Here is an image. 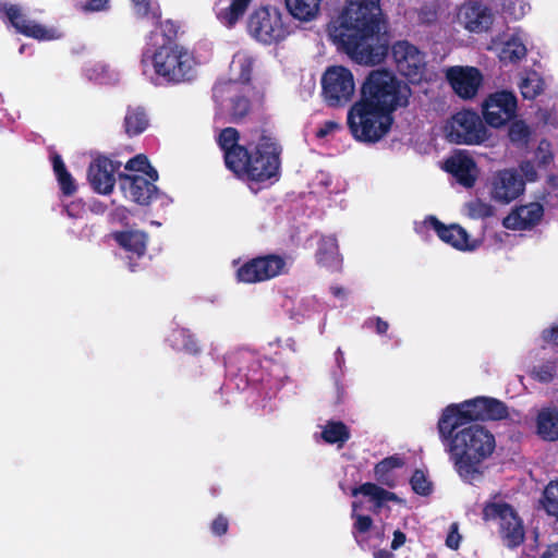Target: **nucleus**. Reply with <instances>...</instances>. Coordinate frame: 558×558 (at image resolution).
Segmentation results:
<instances>
[{"label":"nucleus","instance_id":"nucleus-34","mask_svg":"<svg viewBox=\"0 0 558 558\" xmlns=\"http://www.w3.org/2000/svg\"><path fill=\"white\" fill-rule=\"evenodd\" d=\"M350 437L349 427L341 421H327L322 432V438L325 442L330 445L338 444L340 447L345 444Z\"/></svg>","mask_w":558,"mask_h":558},{"label":"nucleus","instance_id":"nucleus-17","mask_svg":"<svg viewBox=\"0 0 558 558\" xmlns=\"http://www.w3.org/2000/svg\"><path fill=\"white\" fill-rule=\"evenodd\" d=\"M120 167V161H113L106 156L93 159L87 170V180L92 189L99 194H110L116 185L114 174Z\"/></svg>","mask_w":558,"mask_h":558},{"label":"nucleus","instance_id":"nucleus-33","mask_svg":"<svg viewBox=\"0 0 558 558\" xmlns=\"http://www.w3.org/2000/svg\"><path fill=\"white\" fill-rule=\"evenodd\" d=\"M363 495L369 497L378 507L383 506L386 501H399V497L389 490L378 486L375 483H364L352 489V496Z\"/></svg>","mask_w":558,"mask_h":558},{"label":"nucleus","instance_id":"nucleus-24","mask_svg":"<svg viewBox=\"0 0 558 558\" xmlns=\"http://www.w3.org/2000/svg\"><path fill=\"white\" fill-rule=\"evenodd\" d=\"M234 84L231 82L218 83L213 88V96L218 100H222L226 95H230V120L233 123L242 121L251 110V101L241 95H232Z\"/></svg>","mask_w":558,"mask_h":558},{"label":"nucleus","instance_id":"nucleus-39","mask_svg":"<svg viewBox=\"0 0 558 558\" xmlns=\"http://www.w3.org/2000/svg\"><path fill=\"white\" fill-rule=\"evenodd\" d=\"M135 14L142 19H150L159 21L161 17V10L158 3L151 0H132Z\"/></svg>","mask_w":558,"mask_h":558},{"label":"nucleus","instance_id":"nucleus-13","mask_svg":"<svg viewBox=\"0 0 558 558\" xmlns=\"http://www.w3.org/2000/svg\"><path fill=\"white\" fill-rule=\"evenodd\" d=\"M484 397H476L461 403L447 405L437 422L438 433L450 434L464 425H473V422L483 421Z\"/></svg>","mask_w":558,"mask_h":558},{"label":"nucleus","instance_id":"nucleus-62","mask_svg":"<svg viewBox=\"0 0 558 558\" xmlns=\"http://www.w3.org/2000/svg\"><path fill=\"white\" fill-rule=\"evenodd\" d=\"M239 372L240 373H243L244 376L248 377V372L245 371V368L243 366H240L239 367Z\"/></svg>","mask_w":558,"mask_h":558},{"label":"nucleus","instance_id":"nucleus-16","mask_svg":"<svg viewBox=\"0 0 558 558\" xmlns=\"http://www.w3.org/2000/svg\"><path fill=\"white\" fill-rule=\"evenodd\" d=\"M490 195L500 204H509L517 199L525 189V182L514 169L499 170L492 177Z\"/></svg>","mask_w":558,"mask_h":558},{"label":"nucleus","instance_id":"nucleus-21","mask_svg":"<svg viewBox=\"0 0 558 558\" xmlns=\"http://www.w3.org/2000/svg\"><path fill=\"white\" fill-rule=\"evenodd\" d=\"M544 217V207L538 202L515 206L502 223L505 228L514 231L531 230L536 227Z\"/></svg>","mask_w":558,"mask_h":558},{"label":"nucleus","instance_id":"nucleus-58","mask_svg":"<svg viewBox=\"0 0 558 558\" xmlns=\"http://www.w3.org/2000/svg\"><path fill=\"white\" fill-rule=\"evenodd\" d=\"M235 360L238 362H252V364L256 367L259 366V362L251 354L248 353H239L236 356H235Z\"/></svg>","mask_w":558,"mask_h":558},{"label":"nucleus","instance_id":"nucleus-40","mask_svg":"<svg viewBox=\"0 0 558 558\" xmlns=\"http://www.w3.org/2000/svg\"><path fill=\"white\" fill-rule=\"evenodd\" d=\"M531 136L529 125L523 120H514L508 128V137L512 144L525 145Z\"/></svg>","mask_w":558,"mask_h":558},{"label":"nucleus","instance_id":"nucleus-56","mask_svg":"<svg viewBox=\"0 0 558 558\" xmlns=\"http://www.w3.org/2000/svg\"><path fill=\"white\" fill-rule=\"evenodd\" d=\"M130 210L123 206L117 207L113 216L120 221L124 222L126 225V221L129 219Z\"/></svg>","mask_w":558,"mask_h":558},{"label":"nucleus","instance_id":"nucleus-63","mask_svg":"<svg viewBox=\"0 0 558 558\" xmlns=\"http://www.w3.org/2000/svg\"><path fill=\"white\" fill-rule=\"evenodd\" d=\"M68 215L74 217V215L70 211V206L66 207Z\"/></svg>","mask_w":558,"mask_h":558},{"label":"nucleus","instance_id":"nucleus-27","mask_svg":"<svg viewBox=\"0 0 558 558\" xmlns=\"http://www.w3.org/2000/svg\"><path fill=\"white\" fill-rule=\"evenodd\" d=\"M536 434L546 441L558 440V408L547 407L536 415Z\"/></svg>","mask_w":558,"mask_h":558},{"label":"nucleus","instance_id":"nucleus-37","mask_svg":"<svg viewBox=\"0 0 558 558\" xmlns=\"http://www.w3.org/2000/svg\"><path fill=\"white\" fill-rule=\"evenodd\" d=\"M541 502L546 513L558 521V480L546 485Z\"/></svg>","mask_w":558,"mask_h":558},{"label":"nucleus","instance_id":"nucleus-31","mask_svg":"<svg viewBox=\"0 0 558 558\" xmlns=\"http://www.w3.org/2000/svg\"><path fill=\"white\" fill-rule=\"evenodd\" d=\"M50 159L62 194L64 196H72L76 193L77 185L72 174L68 171L61 155L54 151L51 154Z\"/></svg>","mask_w":558,"mask_h":558},{"label":"nucleus","instance_id":"nucleus-19","mask_svg":"<svg viewBox=\"0 0 558 558\" xmlns=\"http://www.w3.org/2000/svg\"><path fill=\"white\" fill-rule=\"evenodd\" d=\"M446 77L454 93L463 99L474 98L483 83L482 72L474 66H452L448 69Z\"/></svg>","mask_w":558,"mask_h":558},{"label":"nucleus","instance_id":"nucleus-25","mask_svg":"<svg viewBox=\"0 0 558 558\" xmlns=\"http://www.w3.org/2000/svg\"><path fill=\"white\" fill-rule=\"evenodd\" d=\"M316 262L319 266L329 271H340L342 267V256L339 253L337 238L333 235H323L317 242Z\"/></svg>","mask_w":558,"mask_h":558},{"label":"nucleus","instance_id":"nucleus-9","mask_svg":"<svg viewBox=\"0 0 558 558\" xmlns=\"http://www.w3.org/2000/svg\"><path fill=\"white\" fill-rule=\"evenodd\" d=\"M383 24L384 21L380 19V32H387L390 35L387 29H383ZM390 39L391 36H389ZM389 50H391L396 69L400 75L404 76L412 84L421 83L426 72L425 53L408 40H398L392 45L389 44Z\"/></svg>","mask_w":558,"mask_h":558},{"label":"nucleus","instance_id":"nucleus-48","mask_svg":"<svg viewBox=\"0 0 558 558\" xmlns=\"http://www.w3.org/2000/svg\"><path fill=\"white\" fill-rule=\"evenodd\" d=\"M148 167H149V160L143 154H138V155L134 156L125 165L126 170L137 171V172H143V173L146 171V169Z\"/></svg>","mask_w":558,"mask_h":558},{"label":"nucleus","instance_id":"nucleus-44","mask_svg":"<svg viewBox=\"0 0 558 558\" xmlns=\"http://www.w3.org/2000/svg\"><path fill=\"white\" fill-rule=\"evenodd\" d=\"M469 216L473 219H485L494 215L492 205L476 198L466 204Z\"/></svg>","mask_w":558,"mask_h":558},{"label":"nucleus","instance_id":"nucleus-12","mask_svg":"<svg viewBox=\"0 0 558 558\" xmlns=\"http://www.w3.org/2000/svg\"><path fill=\"white\" fill-rule=\"evenodd\" d=\"M0 13L4 23L25 37L38 41H51L61 37V33L56 27L43 25L31 19L17 4L4 3L0 7Z\"/></svg>","mask_w":558,"mask_h":558},{"label":"nucleus","instance_id":"nucleus-32","mask_svg":"<svg viewBox=\"0 0 558 558\" xmlns=\"http://www.w3.org/2000/svg\"><path fill=\"white\" fill-rule=\"evenodd\" d=\"M252 0H230V4L217 13L218 21L228 28H233L244 16Z\"/></svg>","mask_w":558,"mask_h":558},{"label":"nucleus","instance_id":"nucleus-50","mask_svg":"<svg viewBox=\"0 0 558 558\" xmlns=\"http://www.w3.org/2000/svg\"><path fill=\"white\" fill-rule=\"evenodd\" d=\"M229 530V520L223 514H218L210 524V531L216 536L227 534Z\"/></svg>","mask_w":558,"mask_h":558},{"label":"nucleus","instance_id":"nucleus-11","mask_svg":"<svg viewBox=\"0 0 558 558\" xmlns=\"http://www.w3.org/2000/svg\"><path fill=\"white\" fill-rule=\"evenodd\" d=\"M450 143L478 145L488 138V131L480 116L471 110H462L452 116L447 125Z\"/></svg>","mask_w":558,"mask_h":558},{"label":"nucleus","instance_id":"nucleus-20","mask_svg":"<svg viewBox=\"0 0 558 558\" xmlns=\"http://www.w3.org/2000/svg\"><path fill=\"white\" fill-rule=\"evenodd\" d=\"M458 19L466 31L475 34L487 32L494 23L492 9L476 0L462 4Z\"/></svg>","mask_w":558,"mask_h":558},{"label":"nucleus","instance_id":"nucleus-22","mask_svg":"<svg viewBox=\"0 0 558 558\" xmlns=\"http://www.w3.org/2000/svg\"><path fill=\"white\" fill-rule=\"evenodd\" d=\"M445 170L462 186L473 187L477 179V166L466 150H457L445 161Z\"/></svg>","mask_w":558,"mask_h":558},{"label":"nucleus","instance_id":"nucleus-18","mask_svg":"<svg viewBox=\"0 0 558 558\" xmlns=\"http://www.w3.org/2000/svg\"><path fill=\"white\" fill-rule=\"evenodd\" d=\"M120 187L126 198L141 206H148L158 198V187L146 177L140 174L118 173Z\"/></svg>","mask_w":558,"mask_h":558},{"label":"nucleus","instance_id":"nucleus-64","mask_svg":"<svg viewBox=\"0 0 558 558\" xmlns=\"http://www.w3.org/2000/svg\"><path fill=\"white\" fill-rule=\"evenodd\" d=\"M130 268H131V271H134L135 268H134V265L130 263Z\"/></svg>","mask_w":558,"mask_h":558},{"label":"nucleus","instance_id":"nucleus-42","mask_svg":"<svg viewBox=\"0 0 558 558\" xmlns=\"http://www.w3.org/2000/svg\"><path fill=\"white\" fill-rule=\"evenodd\" d=\"M410 484L414 493L421 496H428L433 488L432 483L422 470L416 469L410 480Z\"/></svg>","mask_w":558,"mask_h":558},{"label":"nucleus","instance_id":"nucleus-55","mask_svg":"<svg viewBox=\"0 0 558 558\" xmlns=\"http://www.w3.org/2000/svg\"><path fill=\"white\" fill-rule=\"evenodd\" d=\"M405 534L400 530L393 532V538L391 542V549L396 550L405 543Z\"/></svg>","mask_w":558,"mask_h":558},{"label":"nucleus","instance_id":"nucleus-41","mask_svg":"<svg viewBox=\"0 0 558 558\" xmlns=\"http://www.w3.org/2000/svg\"><path fill=\"white\" fill-rule=\"evenodd\" d=\"M175 340H180L184 352L197 355L201 353V347L196 338L187 329H179L174 333Z\"/></svg>","mask_w":558,"mask_h":558},{"label":"nucleus","instance_id":"nucleus-2","mask_svg":"<svg viewBox=\"0 0 558 558\" xmlns=\"http://www.w3.org/2000/svg\"><path fill=\"white\" fill-rule=\"evenodd\" d=\"M239 141L240 133L234 128L221 130L217 138L225 165L235 178L254 183L278 179L282 146L272 134L263 130L256 143L242 145Z\"/></svg>","mask_w":558,"mask_h":558},{"label":"nucleus","instance_id":"nucleus-57","mask_svg":"<svg viewBox=\"0 0 558 558\" xmlns=\"http://www.w3.org/2000/svg\"><path fill=\"white\" fill-rule=\"evenodd\" d=\"M541 558H558V542L549 545Z\"/></svg>","mask_w":558,"mask_h":558},{"label":"nucleus","instance_id":"nucleus-28","mask_svg":"<svg viewBox=\"0 0 558 558\" xmlns=\"http://www.w3.org/2000/svg\"><path fill=\"white\" fill-rule=\"evenodd\" d=\"M404 465V461L398 454L389 456L374 466V476L375 480L384 486L389 488H393L397 484L396 476L393 471L396 469L402 468Z\"/></svg>","mask_w":558,"mask_h":558},{"label":"nucleus","instance_id":"nucleus-3","mask_svg":"<svg viewBox=\"0 0 558 558\" xmlns=\"http://www.w3.org/2000/svg\"><path fill=\"white\" fill-rule=\"evenodd\" d=\"M439 434L456 472L465 483L473 484L484 475V462L494 453L496 440L486 427L473 424Z\"/></svg>","mask_w":558,"mask_h":558},{"label":"nucleus","instance_id":"nucleus-4","mask_svg":"<svg viewBox=\"0 0 558 558\" xmlns=\"http://www.w3.org/2000/svg\"><path fill=\"white\" fill-rule=\"evenodd\" d=\"M409 93V87L392 72L386 69L373 70L361 87V97L357 101H365L392 114L397 108L408 105Z\"/></svg>","mask_w":558,"mask_h":558},{"label":"nucleus","instance_id":"nucleus-59","mask_svg":"<svg viewBox=\"0 0 558 558\" xmlns=\"http://www.w3.org/2000/svg\"><path fill=\"white\" fill-rule=\"evenodd\" d=\"M144 173L147 175L146 179L150 180L154 184L159 178L157 170L153 168L150 165Z\"/></svg>","mask_w":558,"mask_h":558},{"label":"nucleus","instance_id":"nucleus-61","mask_svg":"<svg viewBox=\"0 0 558 558\" xmlns=\"http://www.w3.org/2000/svg\"><path fill=\"white\" fill-rule=\"evenodd\" d=\"M374 557L375 558H392L393 555L386 549H380L374 554Z\"/></svg>","mask_w":558,"mask_h":558},{"label":"nucleus","instance_id":"nucleus-52","mask_svg":"<svg viewBox=\"0 0 558 558\" xmlns=\"http://www.w3.org/2000/svg\"><path fill=\"white\" fill-rule=\"evenodd\" d=\"M341 125L333 120L325 121L319 129H317L315 135L317 138H325L327 135L339 130Z\"/></svg>","mask_w":558,"mask_h":558},{"label":"nucleus","instance_id":"nucleus-45","mask_svg":"<svg viewBox=\"0 0 558 558\" xmlns=\"http://www.w3.org/2000/svg\"><path fill=\"white\" fill-rule=\"evenodd\" d=\"M159 20H161V17ZM154 23L156 26H159V28L161 29V34L163 37V43L161 45H177L174 43V40L178 35L179 26L173 21H171V20H166L165 22L154 21Z\"/></svg>","mask_w":558,"mask_h":558},{"label":"nucleus","instance_id":"nucleus-60","mask_svg":"<svg viewBox=\"0 0 558 558\" xmlns=\"http://www.w3.org/2000/svg\"><path fill=\"white\" fill-rule=\"evenodd\" d=\"M331 293L336 298H344L345 296V291L342 287H331Z\"/></svg>","mask_w":558,"mask_h":558},{"label":"nucleus","instance_id":"nucleus-26","mask_svg":"<svg viewBox=\"0 0 558 558\" xmlns=\"http://www.w3.org/2000/svg\"><path fill=\"white\" fill-rule=\"evenodd\" d=\"M114 241L126 252L135 255L137 258L146 254L148 235L144 231L128 230L113 233Z\"/></svg>","mask_w":558,"mask_h":558},{"label":"nucleus","instance_id":"nucleus-51","mask_svg":"<svg viewBox=\"0 0 558 558\" xmlns=\"http://www.w3.org/2000/svg\"><path fill=\"white\" fill-rule=\"evenodd\" d=\"M373 525V519L369 515L364 514H356L355 515V522H354V529L361 533H367Z\"/></svg>","mask_w":558,"mask_h":558},{"label":"nucleus","instance_id":"nucleus-54","mask_svg":"<svg viewBox=\"0 0 558 558\" xmlns=\"http://www.w3.org/2000/svg\"><path fill=\"white\" fill-rule=\"evenodd\" d=\"M543 339L558 345V324L543 331Z\"/></svg>","mask_w":558,"mask_h":558},{"label":"nucleus","instance_id":"nucleus-47","mask_svg":"<svg viewBox=\"0 0 558 558\" xmlns=\"http://www.w3.org/2000/svg\"><path fill=\"white\" fill-rule=\"evenodd\" d=\"M80 9L85 13L108 11L110 0H81Z\"/></svg>","mask_w":558,"mask_h":558},{"label":"nucleus","instance_id":"nucleus-10","mask_svg":"<svg viewBox=\"0 0 558 558\" xmlns=\"http://www.w3.org/2000/svg\"><path fill=\"white\" fill-rule=\"evenodd\" d=\"M322 96L329 107H342L351 101L355 83L352 72L343 65L328 66L322 75Z\"/></svg>","mask_w":558,"mask_h":558},{"label":"nucleus","instance_id":"nucleus-6","mask_svg":"<svg viewBox=\"0 0 558 558\" xmlns=\"http://www.w3.org/2000/svg\"><path fill=\"white\" fill-rule=\"evenodd\" d=\"M348 126L352 136L363 143H377L391 129V113L375 108L365 101H356L348 112Z\"/></svg>","mask_w":558,"mask_h":558},{"label":"nucleus","instance_id":"nucleus-1","mask_svg":"<svg viewBox=\"0 0 558 558\" xmlns=\"http://www.w3.org/2000/svg\"><path fill=\"white\" fill-rule=\"evenodd\" d=\"M380 0H348L327 32L338 50L364 65L381 63L388 56L389 35L380 32Z\"/></svg>","mask_w":558,"mask_h":558},{"label":"nucleus","instance_id":"nucleus-15","mask_svg":"<svg viewBox=\"0 0 558 558\" xmlns=\"http://www.w3.org/2000/svg\"><path fill=\"white\" fill-rule=\"evenodd\" d=\"M518 100L509 90H497L489 94L482 104L485 122L492 128L504 126L515 117Z\"/></svg>","mask_w":558,"mask_h":558},{"label":"nucleus","instance_id":"nucleus-29","mask_svg":"<svg viewBox=\"0 0 558 558\" xmlns=\"http://www.w3.org/2000/svg\"><path fill=\"white\" fill-rule=\"evenodd\" d=\"M149 125V119L144 107L129 106L123 120L124 132L129 137L142 134Z\"/></svg>","mask_w":558,"mask_h":558},{"label":"nucleus","instance_id":"nucleus-30","mask_svg":"<svg viewBox=\"0 0 558 558\" xmlns=\"http://www.w3.org/2000/svg\"><path fill=\"white\" fill-rule=\"evenodd\" d=\"M288 12L296 20L310 22L320 10L322 0H284Z\"/></svg>","mask_w":558,"mask_h":558},{"label":"nucleus","instance_id":"nucleus-36","mask_svg":"<svg viewBox=\"0 0 558 558\" xmlns=\"http://www.w3.org/2000/svg\"><path fill=\"white\" fill-rule=\"evenodd\" d=\"M545 82L535 71L531 72L519 84L521 95L524 99L534 100L544 92Z\"/></svg>","mask_w":558,"mask_h":558},{"label":"nucleus","instance_id":"nucleus-23","mask_svg":"<svg viewBox=\"0 0 558 558\" xmlns=\"http://www.w3.org/2000/svg\"><path fill=\"white\" fill-rule=\"evenodd\" d=\"M424 223L427 228L433 229L442 242L451 245L452 247L461 251L473 248V246L469 245V235L465 229L459 225L452 223L446 226L435 216L427 217Z\"/></svg>","mask_w":558,"mask_h":558},{"label":"nucleus","instance_id":"nucleus-46","mask_svg":"<svg viewBox=\"0 0 558 558\" xmlns=\"http://www.w3.org/2000/svg\"><path fill=\"white\" fill-rule=\"evenodd\" d=\"M239 64V80L248 84L252 80V74L255 65V59L252 56L244 54L238 59Z\"/></svg>","mask_w":558,"mask_h":558},{"label":"nucleus","instance_id":"nucleus-53","mask_svg":"<svg viewBox=\"0 0 558 558\" xmlns=\"http://www.w3.org/2000/svg\"><path fill=\"white\" fill-rule=\"evenodd\" d=\"M371 324L375 325V329H376V332L378 335H386L387 333L388 328H389V324L386 320H384L383 318L375 317V318L368 319L365 323L366 326H369Z\"/></svg>","mask_w":558,"mask_h":558},{"label":"nucleus","instance_id":"nucleus-43","mask_svg":"<svg viewBox=\"0 0 558 558\" xmlns=\"http://www.w3.org/2000/svg\"><path fill=\"white\" fill-rule=\"evenodd\" d=\"M557 372V365L556 362L548 361L546 363H543L541 365L534 366L532 369V377L536 379L539 383H550Z\"/></svg>","mask_w":558,"mask_h":558},{"label":"nucleus","instance_id":"nucleus-14","mask_svg":"<svg viewBox=\"0 0 558 558\" xmlns=\"http://www.w3.org/2000/svg\"><path fill=\"white\" fill-rule=\"evenodd\" d=\"M286 259L277 254L254 257L236 270V279L244 283H257L278 277L284 271Z\"/></svg>","mask_w":558,"mask_h":558},{"label":"nucleus","instance_id":"nucleus-7","mask_svg":"<svg viewBox=\"0 0 558 558\" xmlns=\"http://www.w3.org/2000/svg\"><path fill=\"white\" fill-rule=\"evenodd\" d=\"M484 521H498V533L502 544L510 548L519 547L525 539L522 519L514 508L506 501H488L482 511Z\"/></svg>","mask_w":558,"mask_h":558},{"label":"nucleus","instance_id":"nucleus-5","mask_svg":"<svg viewBox=\"0 0 558 558\" xmlns=\"http://www.w3.org/2000/svg\"><path fill=\"white\" fill-rule=\"evenodd\" d=\"M151 62L155 73L168 84L191 82L197 75L194 56L179 45H160Z\"/></svg>","mask_w":558,"mask_h":558},{"label":"nucleus","instance_id":"nucleus-49","mask_svg":"<svg viewBox=\"0 0 558 558\" xmlns=\"http://www.w3.org/2000/svg\"><path fill=\"white\" fill-rule=\"evenodd\" d=\"M462 536L459 533V524L453 522L449 526V531L446 537V546L450 549L457 550L460 547Z\"/></svg>","mask_w":558,"mask_h":558},{"label":"nucleus","instance_id":"nucleus-35","mask_svg":"<svg viewBox=\"0 0 558 558\" xmlns=\"http://www.w3.org/2000/svg\"><path fill=\"white\" fill-rule=\"evenodd\" d=\"M526 52L527 50L522 39L517 35H512L504 43V46L500 50V59L502 61L517 63L525 58Z\"/></svg>","mask_w":558,"mask_h":558},{"label":"nucleus","instance_id":"nucleus-38","mask_svg":"<svg viewBox=\"0 0 558 558\" xmlns=\"http://www.w3.org/2000/svg\"><path fill=\"white\" fill-rule=\"evenodd\" d=\"M484 414L483 421H500L508 417L507 405L495 398L484 397Z\"/></svg>","mask_w":558,"mask_h":558},{"label":"nucleus","instance_id":"nucleus-8","mask_svg":"<svg viewBox=\"0 0 558 558\" xmlns=\"http://www.w3.org/2000/svg\"><path fill=\"white\" fill-rule=\"evenodd\" d=\"M246 27L248 34L264 45L282 41L290 34L281 12L268 5L255 9L248 16Z\"/></svg>","mask_w":558,"mask_h":558}]
</instances>
